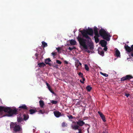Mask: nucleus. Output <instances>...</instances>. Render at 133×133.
<instances>
[{
	"mask_svg": "<svg viewBox=\"0 0 133 133\" xmlns=\"http://www.w3.org/2000/svg\"><path fill=\"white\" fill-rule=\"evenodd\" d=\"M82 78V80H80V82L83 83V84L84 83V81H85V78L84 77H83Z\"/></svg>",
	"mask_w": 133,
	"mask_h": 133,
	"instance_id": "nucleus-32",
	"label": "nucleus"
},
{
	"mask_svg": "<svg viewBox=\"0 0 133 133\" xmlns=\"http://www.w3.org/2000/svg\"><path fill=\"white\" fill-rule=\"evenodd\" d=\"M76 49L75 47H73L71 48L70 47H69L68 48V49L70 50L71 51L74 49Z\"/></svg>",
	"mask_w": 133,
	"mask_h": 133,
	"instance_id": "nucleus-36",
	"label": "nucleus"
},
{
	"mask_svg": "<svg viewBox=\"0 0 133 133\" xmlns=\"http://www.w3.org/2000/svg\"><path fill=\"white\" fill-rule=\"evenodd\" d=\"M100 43L103 47H105L107 44V42L104 40H102L100 42Z\"/></svg>",
	"mask_w": 133,
	"mask_h": 133,
	"instance_id": "nucleus-12",
	"label": "nucleus"
},
{
	"mask_svg": "<svg viewBox=\"0 0 133 133\" xmlns=\"http://www.w3.org/2000/svg\"><path fill=\"white\" fill-rule=\"evenodd\" d=\"M51 54L52 55L54 56H55L56 55V53L55 52H52L51 53Z\"/></svg>",
	"mask_w": 133,
	"mask_h": 133,
	"instance_id": "nucleus-40",
	"label": "nucleus"
},
{
	"mask_svg": "<svg viewBox=\"0 0 133 133\" xmlns=\"http://www.w3.org/2000/svg\"><path fill=\"white\" fill-rule=\"evenodd\" d=\"M42 43L43 48L47 47L48 46L47 43L44 41L42 42Z\"/></svg>",
	"mask_w": 133,
	"mask_h": 133,
	"instance_id": "nucleus-26",
	"label": "nucleus"
},
{
	"mask_svg": "<svg viewBox=\"0 0 133 133\" xmlns=\"http://www.w3.org/2000/svg\"><path fill=\"white\" fill-rule=\"evenodd\" d=\"M62 126L63 127L67 126V124L65 122H63L62 124Z\"/></svg>",
	"mask_w": 133,
	"mask_h": 133,
	"instance_id": "nucleus-28",
	"label": "nucleus"
},
{
	"mask_svg": "<svg viewBox=\"0 0 133 133\" xmlns=\"http://www.w3.org/2000/svg\"><path fill=\"white\" fill-rule=\"evenodd\" d=\"M39 113L43 114L45 112V111L44 110H40L39 111H38Z\"/></svg>",
	"mask_w": 133,
	"mask_h": 133,
	"instance_id": "nucleus-33",
	"label": "nucleus"
},
{
	"mask_svg": "<svg viewBox=\"0 0 133 133\" xmlns=\"http://www.w3.org/2000/svg\"><path fill=\"white\" fill-rule=\"evenodd\" d=\"M77 130H78L79 131L78 132H82V130L81 129H79L78 128V129H77Z\"/></svg>",
	"mask_w": 133,
	"mask_h": 133,
	"instance_id": "nucleus-43",
	"label": "nucleus"
},
{
	"mask_svg": "<svg viewBox=\"0 0 133 133\" xmlns=\"http://www.w3.org/2000/svg\"><path fill=\"white\" fill-rule=\"evenodd\" d=\"M84 30L89 35L92 36L93 34V29L91 28L88 29L87 30Z\"/></svg>",
	"mask_w": 133,
	"mask_h": 133,
	"instance_id": "nucleus-7",
	"label": "nucleus"
},
{
	"mask_svg": "<svg viewBox=\"0 0 133 133\" xmlns=\"http://www.w3.org/2000/svg\"><path fill=\"white\" fill-rule=\"evenodd\" d=\"M55 116L57 117H58L61 116V113L58 111H55L54 112Z\"/></svg>",
	"mask_w": 133,
	"mask_h": 133,
	"instance_id": "nucleus-10",
	"label": "nucleus"
},
{
	"mask_svg": "<svg viewBox=\"0 0 133 133\" xmlns=\"http://www.w3.org/2000/svg\"><path fill=\"white\" fill-rule=\"evenodd\" d=\"M48 64L49 65V66H51V64H50V63H49V64Z\"/></svg>",
	"mask_w": 133,
	"mask_h": 133,
	"instance_id": "nucleus-51",
	"label": "nucleus"
},
{
	"mask_svg": "<svg viewBox=\"0 0 133 133\" xmlns=\"http://www.w3.org/2000/svg\"><path fill=\"white\" fill-rule=\"evenodd\" d=\"M131 51H133V45H131Z\"/></svg>",
	"mask_w": 133,
	"mask_h": 133,
	"instance_id": "nucleus-42",
	"label": "nucleus"
},
{
	"mask_svg": "<svg viewBox=\"0 0 133 133\" xmlns=\"http://www.w3.org/2000/svg\"><path fill=\"white\" fill-rule=\"evenodd\" d=\"M38 65L40 68L44 67L46 65L43 62L40 63L38 64Z\"/></svg>",
	"mask_w": 133,
	"mask_h": 133,
	"instance_id": "nucleus-20",
	"label": "nucleus"
},
{
	"mask_svg": "<svg viewBox=\"0 0 133 133\" xmlns=\"http://www.w3.org/2000/svg\"><path fill=\"white\" fill-rule=\"evenodd\" d=\"M124 48L125 50L128 52H130L131 51V48L128 45H125L124 46Z\"/></svg>",
	"mask_w": 133,
	"mask_h": 133,
	"instance_id": "nucleus-16",
	"label": "nucleus"
},
{
	"mask_svg": "<svg viewBox=\"0 0 133 133\" xmlns=\"http://www.w3.org/2000/svg\"><path fill=\"white\" fill-rule=\"evenodd\" d=\"M104 47V50L105 51H107L108 49L107 48L106 46Z\"/></svg>",
	"mask_w": 133,
	"mask_h": 133,
	"instance_id": "nucleus-41",
	"label": "nucleus"
},
{
	"mask_svg": "<svg viewBox=\"0 0 133 133\" xmlns=\"http://www.w3.org/2000/svg\"><path fill=\"white\" fill-rule=\"evenodd\" d=\"M131 56L133 57V52H131Z\"/></svg>",
	"mask_w": 133,
	"mask_h": 133,
	"instance_id": "nucleus-47",
	"label": "nucleus"
},
{
	"mask_svg": "<svg viewBox=\"0 0 133 133\" xmlns=\"http://www.w3.org/2000/svg\"><path fill=\"white\" fill-rule=\"evenodd\" d=\"M54 67L56 69H57L58 68V67L57 65H55L54 66Z\"/></svg>",
	"mask_w": 133,
	"mask_h": 133,
	"instance_id": "nucleus-48",
	"label": "nucleus"
},
{
	"mask_svg": "<svg viewBox=\"0 0 133 133\" xmlns=\"http://www.w3.org/2000/svg\"><path fill=\"white\" fill-rule=\"evenodd\" d=\"M64 62L66 64H68V62L66 61H65Z\"/></svg>",
	"mask_w": 133,
	"mask_h": 133,
	"instance_id": "nucleus-49",
	"label": "nucleus"
},
{
	"mask_svg": "<svg viewBox=\"0 0 133 133\" xmlns=\"http://www.w3.org/2000/svg\"><path fill=\"white\" fill-rule=\"evenodd\" d=\"M82 64L78 60H77L76 61V63L75 64V65L77 69V70H78L79 69L78 66L79 65L81 66Z\"/></svg>",
	"mask_w": 133,
	"mask_h": 133,
	"instance_id": "nucleus-14",
	"label": "nucleus"
},
{
	"mask_svg": "<svg viewBox=\"0 0 133 133\" xmlns=\"http://www.w3.org/2000/svg\"><path fill=\"white\" fill-rule=\"evenodd\" d=\"M94 32L95 36L98 37H99V36L98 32V29L96 26H94Z\"/></svg>",
	"mask_w": 133,
	"mask_h": 133,
	"instance_id": "nucleus-9",
	"label": "nucleus"
},
{
	"mask_svg": "<svg viewBox=\"0 0 133 133\" xmlns=\"http://www.w3.org/2000/svg\"><path fill=\"white\" fill-rule=\"evenodd\" d=\"M29 111L30 112V114H32L35 113L37 111L33 109H30L29 110Z\"/></svg>",
	"mask_w": 133,
	"mask_h": 133,
	"instance_id": "nucleus-21",
	"label": "nucleus"
},
{
	"mask_svg": "<svg viewBox=\"0 0 133 133\" xmlns=\"http://www.w3.org/2000/svg\"><path fill=\"white\" fill-rule=\"evenodd\" d=\"M74 122V123H76L75 122Z\"/></svg>",
	"mask_w": 133,
	"mask_h": 133,
	"instance_id": "nucleus-55",
	"label": "nucleus"
},
{
	"mask_svg": "<svg viewBox=\"0 0 133 133\" xmlns=\"http://www.w3.org/2000/svg\"><path fill=\"white\" fill-rule=\"evenodd\" d=\"M46 85L48 88V89L49 90H51V88L50 87V85L47 82H46Z\"/></svg>",
	"mask_w": 133,
	"mask_h": 133,
	"instance_id": "nucleus-30",
	"label": "nucleus"
},
{
	"mask_svg": "<svg viewBox=\"0 0 133 133\" xmlns=\"http://www.w3.org/2000/svg\"><path fill=\"white\" fill-rule=\"evenodd\" d=\"M78 75L79 77L81 78L83 77V74L81 72H79L78 74Z\"/></svg>",
	"mask_w": 133,
	"mask_h": 133,
	"instance_id": "nucleus-31",
	"label": "nucleus"
},
{
	"mask_svg": "<svg viewBox=\"0 0 133 133\" xmlns=\"http://www.w3.org/2000/svg\"><path fill=\"white\" fill-rule=\"evenodd\" d=\"M77 124L79 126H82L85 124V122L82 120H79L76 122Z\"/></svg>",
	"mask_w": 133,
	"mask_h": 133,
	"instance_id": "nucleus-8",
	"label": "nucleus"
},
{
	"mask_svg": "<svg viewBox=\"0 0 133 133\" xmlns=\"http://www.w3.org/2000/svg\"><path fill=\"white\" fill-rule=\"evenodd\" d=\"M98 53L99 54L102 56H104V51L103 50L101 51H98Z\"/></svg>",
	"mask_w": 133,
	"mask_h": 133,
	"instance_id": "nucleus-25",
	"label": "nucleus"
},
{
	"mask_svg": "<svg viewBox=\"0 0 133 133\" xmlns=\"http://www.w3.org/2000/svg\"><path fill=\"white\" fill-rule=\"evenodd\" d=\"M19 109L15 108L12 109L9 107L0 106V118L6 116L4 114V112L8 113L6 114V115L10 116L14 114L16 115L18 114V112L21 109L28 110V108L25 104H22L19 107Z\"/></svg>",
	"mask_w": 133,
	"mask_h": 133,
	"instance_id": "nucleus-1",
	"label": "nucleus"
},
{
	"mask_svg": "<svg viewBox=\"0 0 133 133\" xmlns=\"http://www.w3.org/2000/svg\"><path fill=\"white\" fill-rule=\"evenodd\" d=\"M51 103L53 104H56L57 103V101H56L52 100Z\"/></svg>",
	"mask_w": 133,
	"mask_h": 133,
	"instance_id": "nucleus-39",
	"label": "nucleus"
},
{
	"mask_svg": "<svg viewBox=\"0 0 133 133\" xmlns=\"http://www.w3.org/2000/svg\"><path fill=\"white\" fill-rule=\"evenodd\" d=\"M23 119L22 117H21L20 115H18L17 117V121L18 122H21L23 121Z\"/></svg>",
	"mask_w": 133,
	"mask_h": 133,
	"instance_id": "nucleus-17",
	"label": "nucleus"
},
{
	"mask_svg": "<svg viewBox=\"0 0 133 133\" xmlns=\"http://www.w3.org/2000/svg\"><path fill=\"white\" fill-rule=\"evenodd\" d=\"M101 75L106 77H107L108 76V75L106 73H104L102 72H101Z\"/></svg>",
	"mask_w": 133,
	"mask_h": 133,
	"instance_id": "nucleus-34",
	"label": "nucleus"
},
{
	"mask_svg": "<svg viewBox=\"0 0 133 133\" xmlns=\"http://www.w3.org/2000/svg\"><path fill=\"white\" fill-rule=\"evenodd\" d=\"M23 116H24L23 119L25 121L27 120L29 117V115H25L24 114Z\"/></svg>",
	"mask_w": 133,
	"mask_h": 133,
	"instance_id": "nucleus-24",
	"label": "nucleus"
},
{
	"mask_svg": "<svg viewBox=\"0 0 133 133\" xmlns=\"http://www.w3.org/2000/svg\"><path fill=\"white\" fill-rule=\"evenodd\" d=\"M67 117L69 118V119H72L73 118V116L72 115H68Z\"/></svg>",
	"mask_w": 133,
	"mask_h": 133,
	"instance_id": "nucleus-38",
	"label": "nucleus"
},
{
	"mask_svg": "<svg viewBox=\"0 0 133 133\" xmlns=\"http://www.w3.org/2000/svg\"><path fill=\"white\" fill-rule=\"evenodd\" d=\"M77 39L80 45L85 49H88L87 43L89 47V49L92 50L94 48V44L91 40H86L80 37H78Z\"/></svg>",
	"mask_w": 133,
	"mask_h": 133,
	"instance_id": "nucleus-2",
	"label": "nucleus"
},
{
	"mask_svg": "<svg viewBox=\"0 0 133 133\" xmlns=\"http://www.w3.org/2000/svg\"><path fill=\"white\" fill-rule=\"evenodd\" d=\"M133 78L132 75H127L121 78V81H124L126 80H129Z\"/></svg>",
	"mask_w": 133,
	"mask_h": 133,
	"instance_id": "nucleus-5",
	"label": "nucleus"
},
{
	"mask_svg": "<svg viewBox=\"0 0 133 133\" xmlns=\"http://www.w3.org/2000/svg\"><path fill=\"white\" fill-rule=\"evenodd\" d=\"M78 133H82V132H78Z\"/></svg>",
	"mask_w": 133,
	"mask_h": 133,
	"instance_id": "nucleus-54",
	"label": "nucleus"
},
{
	"mask_svg": "<svg viewBox=\"0 0 133 133\" xmlns=\"http://www.w3.org/2000/svg\"><path fill=\"white\" fill-rule=\"evenodd\" d=\"M10 127L11 128L13 129V130L15 132L19 131L21 129V125L17 122H11L10 124Z\"/></svg>",
	"mask_w": 133,
	"mask_h": 133,
	"instance_id": "nucleus-4",
	"label": "nucleus"
},
{
	"mask_svg": "<svg viewBox=\"0 0 133 133\" xmlns=\"http://www.w3.org/2000/svg\"><path fill=\"white\" fill-rule=\"evenodd\" d=\"M56 49L57 50L58 52L59 53H61V52H60V51L61 50V48L60 47H58L56 48Z\"/></svg>",
	"mask_w": 133,
	"mask_h": 133,
	"instance_id": "nucleus-35",
	"label": "nucleus"
},
{
	"mask_svg": "<svg viewBox=\"0 0 133 133\" xmlns=\"http://www.w3.org/2000/svg\"><path fill=\"white\" fill-rule=\"evenodd\" d=\"M98 113L100 115V117L101 118L103 121L104 122H105L106 120L105 119V117L104 115H103L102 113L99 111H98Z\"/></svg>",
	"mask_w": 133,
	"mask_h": 133,
	"instance_id": "nucleus-11",
	"label": "nucleus"
},
{
	"mask_svg": "<svg viewBox=\"0 0 133 133\" xmlns=\"http://www.w3.org/2000/svg\"><path fill=\"white\" fill-rule=\"evenodd\" d=\"M51 61L50 58L46 59L45 60V64H49V62Z\"/></svg>",
	"mask_w": 133,
	"mask_h": 133,
	"instance_id": "nucleus-23",
	"label": "nucleus"
},
{
	"mask_svg": "<svg viewBox=\"0 0 133 133\" xmlns=\"http://www.w3.org/2000/svg\"><path fill=\"white\" fill-rule=\"evenodd\" d=\"M99 33L102 38L107 41H109L110 37V34L107 32L104 29L101 28L99 30Z\"/></svg>",
	"mask_w": 133,
	"mask_h": 133,
	"instance_id": "nucleus-3",
	"label": "nucleus"
},
{
	"mask_svg": "<svg viewBox=\"0 0 133 133\" xmlns=\"http://www.w3.org/2000/svg\"><path fill=\"white\" fill-rule=\"evenodd\" d=\"M89 127L87 129V131L88 133H89Z\"/></svg>",
	"mask_w": 133,
	"mask_h": 133,
	"instance_id": "nucleus-50",
	"label": "nucleus"
},
{
	"mask_svg": "<svg viewBox=\"0 0 133 133\" xmlns=\"http://www.w3.org/2000/svg\"><path fill=\"white\" fill-rule=\"evenodd\" d=\"M70 43L71 45H75L76 44V42L74 39H71L70 40Z\"/></svg>",
	"mask_w": 133,
	"mask_h": 133,
	"instance_id": "nucleus-18",
	"label": "nucleus"
},
{
	"mask_svg": "<svg viewBox=\"0 0 133 133\" xmlns=\"http://www.w3.org/2000/svg\"><path fill=\"white\" fill-rule=\"evenodd\" d=\"M82 35L84 37H85L86 38L88 39L89 40H91L90 38V37L88 35V34H87L86 32L84 30L83 31H80Z\"/></svg>",
	"mask_w": 133,
	"mask_h": 133,
	"instance_id": "nucleus-6",
	"label": "nucleus"
},
{
	"mask_svg": "<svg viewBox=\"0 0 133 133\" xmlns=\"http://www.w3.org/2000/svg\"><path fill=\"white\" fill-rule=\"evenodd\" d=\"M92 88L89 85L86 88V89L87 91H90L91 90Z\"/></svg>",
	"mask_w": 133,
	"mask_h": 133,
	"instance_id": "nucleus-27",
	"label": "nucleus"
},
{
	"mask_svg": "<svg viewBox=\"0 0 133 133\" xmlns=\"http://www.w3.org/2000/svg\"><path fill=\"white\" fill-rule=\"evenodd\" d=\"M98 37L96 36H95L94 37V38L95 39V42L96 43H97L99 42V39L98 38Z\"/></svg>",
	"mask_w": 133,
	"mask_h": 133,
	"instance_id": "nucleus-22",
	"label": "nucleus"
},
{
	"mask_svg": "<svg viewBox=\"0 0 133 133\" xmlns=\"http://www.w3.org/2000/svg\"><path fill=\"white\" fill-rule=\"evenodd\" d=\"M103 133H105L104 132H103Z\"/></svg>",
	"mask_w": 133,
	"mask_h": 133,
	"instance_id": "nucleus-53",
	"label": "nucleus"
},
{
	"mask_svg": "<svg viewBox=\"0 0 133 133\" xmlns=\"http://www.w3.org/2000/svg\"><path fill=\"white\" fill-rule=\"evenodd\" d=\"M71 127L72 129L75 130H76L78 129V128H79V126H78L77 124L75 125H72Z\"/></svg>",
	"mask_w": 133,
	"mask_h": 133,
	"instance_id": "nucleus-13",
	"label": "nucleus"
},
{
	"mask_svg": "<svg viewBox=\"0 0 133 133\" xmlns=\"http://www.w3.org/2000/svg\"><path fill=\"white\" fill-rule=\"evenodd\" d=\"M85 68L87 71H89V68L86 64L85 65Z\"/></svg>",
	"mask_w": 133,
	"mask_h": 133,
	"instance_id": "nucleus-29",
	"label": "nucleus"
},
{
	"mask_svg": "<svg viewBox=\"0 0 133 133\" xmlns=\"http://www.w3.org/2000/svg\"><path fill=\"white\" fill-rule=\"evenodd\" d=\"M130 95V94H125V96H126L127 97H128Z\"/></svg>",
	"mask_w": 133,
	"mask_h": 133,
	"instance_id": "nucleus-44",
	"label": "nucleus"
},
{
	"mask_svg": "<svg viewBox=\"0 0 133 133\" xmlns=\"http://www.w3.org/2000/svg\"><path fill=\"white\" fill-rule=\"evenodd\" d=\"M35 55L36 56V57H37L38 55V54H37V53H36L35 54Z\"/></svg>",
	"mask_w": 133,
	"mask_h": 133,
	"instance_id": "nucleus-46",
	"label": "nucleus"
},
{
	"mask_svg": "<svg viewBox=\"0 0 133 133\" xmlns=\"http://www.w3.org/2000/svg\"><path fill=\"white\" fill-rule=\"evenodd\" d=\"M52 93L54 94H55V92L53 91V90L51 89V90H49Z\"/></svg>",
	"mask_w": 133,
	"mask_h": 133,
	"instance_id": "nucleus-45",
	"label": "nucleus"
},
{
	"mask_svg": "<svg viewBox=\"0 0 133 133\" xmlns=\"http://www.w3.org/2000/svg\"><path fill=\"white\" fill-rule=\"evenodd\" d=\"M56 63H57L59 64H61L62 63V62L59 60H57L56 61Z\"/></svg>",
	"mask_w": 133,
	"mask_h": 133,
	"instance_id": "nucleus-37",
	"label": "nucleus"
},
{
	"mask_svg": "<svg viewBox=\"0 0 133 133\" xmlns=\"http://www.w3.org/2000/svg\"><path fill=\"white\" fill-rule=\"evenodd\" d=\"M115 55L117 57H119L121 56L120 53L119 51L117 49H115Z\"/></svg>",
	"mask_w": 133,
	"mask_h": 133,
	"instance_id": "nucleus-15",
	"label": "nucleus"
},
{
	"mask_svg": "<svg viewBox=\"0 0 133 133\" xmlns=\"http://www.w3.org/2000/svg\"><path fill=\"white\" fill-rule=\"evenodd\" d=\"M39 102L40 107L41 108H43L44 105V102L42 100H40Z\"/></svg>",
	"mask_w": 133,
	"mask_h": 133,
	"instance_id": "nucleus-19",
	"label": "nucleus"
},
{
	"mask_svg": "<svg viewBox=\"0 0 133 133\" xmlns=\"http://www.w3.org/2000/svg\"><path fill=\"white\" fill-rule=\"evenodd\" d=\"M18 133H22V131H21V132H19Z\"/></svg>",
	"mask_w": 133,
	"mask_h": 133,
	"instance_id": "nucleus-52",
	"label": "nucleus"
}]
</instances>
